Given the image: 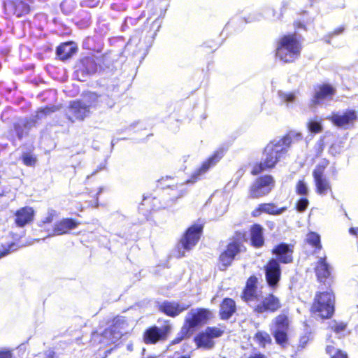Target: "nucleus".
Here are the masks:
<instances>
[{
  "instance_id": "obj_18",
  "label": "nucleus",
  "mask_w": 358,
  "mask_h": 358,
  "mask_svg": "<svg viewBox=\"0 0 358 358\" xmlns=\"http://www.w3.org/2000/svg\"><path fill=\"white\" fill-rule=\"evenodd\" d=\"M335 91L334 88L328 85H324L315 90V95L312 99V105L322 104L332 99Z\"/></svg>"
},
{
  "instance_id": "obj_13",
  "label": "nucleus",
  "mask_w": 358,
  "mask_h": 358,
  "mask_svg": "<svg viewBox=\"0 0 358 358\" xmlns=\"http://www.w3.org/2000/svg\"><path fill=\"white\" fill-rule=\"evenodd\" d=\"M171 325L166 321L161 327L155 326L148 329L144 335V341L146 343L153 344L164 340L171 333Z\"/></svg>"
},
{
  "instance_id": "obj_32",
  "label": "nucleus",
  "mask_w": 358,
  "mask_h": 358,
  "mask_svg": "<svg viewBox=\"0 0 358 358\" xmlns=\"http://www.w3.org/2000/svg\"><path fill=\"white\" fill-rule=\"evenodd\" d=\"M81 62L87 73L93 74L96 71L97 65L93 57H85Z\"/></svg>"
},
{
  "instance_id": "obj_8",
  "label": "nucleus",
  "mask_w": 358,
  "mask_h": 358,
  "mask_svg": "<svg viewBox=\"0 0 358 358\" xmlns=\"http://www.w3.org/2000/svg\"><path fill=\"white\" fill-rule=\"evenodd\" d=\"M127 324L122 317H117L113 320V324L109 328L105 329L101 335L100 342L103 344H110L118 341L126 331Z\"/></svg>"
},
{
  "instance_id": "obj_43",
  "label": "nucleus",
  "mask_w": 358,
  "mask_h": 358,
  "mask_svg": "<svg viewBox=\"0 0 358 358\" xmlns=\"http://www.w3.org/2000/svg\"><path fill=\"white\" fill-rule=\"evenodd\" d=\"M56 216V211L53 209H49L47 216L43 220V223H50Z\"/></svg>"
},
{
  "instance_id": "obj_39",
  "label": "nucleus",
  "mask_w": 358,
  "mask_h": 358,
  "mask_svg": "<svg viewBox=\"0 0 358 358\" xmlns=\"http://www.w3.org/2000/svg\"><path fill=\"white\" fill-rule=\"evenodd\" d=\"M17 249V247L14 243H12L7 246L3 245L2 248L0 250V259L10 252L16 250Z\"/></svg>"
},
{
  "instance_id": "obj_19",
  "label": "nucleus",
  "mask_w": 358,
  "mask_h": 358,
  "mask_svg": "<svg viewBox=\"0 0 358 358\" xmlns=\"http://www.w3.org/2000/svg\"><path fill=\"white\" fill-rule=\"evenodd\" d=\"M286 210V207L278 208L275 204L271 203H262L252 212V215L254 217H257L259 216L262 213H266L270 215H279L284 213Z\"/></svg>"
},
{
  "instance_id": "obj_49",
  "label": "nucleus",
  "mask_w": 358,
  "mask_h": 358,
  "mask_svg": "<svg viewBox=\"0 0 358 358\" xmlns=\"http://www.w3.org/2000/svg\"><path fill=\"white\" fill-rule=\"evenodd\" d=\"M150 201V198H145L143 201V203H141L142 206H145L148 204Z\"/></svg>"
},
{
  "instance_id": "obj_44",
  "label": "nucleus",
  "mask_w": 358,
  "mask_h": 358,
  "mask_svg": "<svg viewBox=\"0 0 358 358\" xmlns=\"http://www.w3.org/2000/svg\"><path fill=\"white\" fill-rule=\"evenodd\" d=\"M23 162L27 166H33L36 162V159L29 155H23Z\"/></svg>"
},
{
  "instance_id": "obj_5",
  "label": "nucleus",
  "mask_w": 358,
  "mask_h": 358,
  "mask_svg": "<svg viewBox=\"0 0 358 358\" xmlns=\"http://www.w3.org/2000/svg\"><path fill=\"white\" fill-rule=\"evenodd\" d=\"M211 317V313L205 308H193L185 316V323L181 329V337L174 343H178L185 336L192 335L196 328L205 324Z\"/></svg>"
},
{
  "instance_id": "obj_14",
  "label": "nucleus",
  "mask_w": 358,
  "mask_h": 358,
  "mask_svg": "<svg viewBox=\"0 0 358 358\" xmlns=\"http://www.w3.org/2000/svg\"><path fill=\"white\" fill-rule=\"evenodd\" d=\"M243 246L238 241H233L227 245L224 250L220 256L219 268L220 270H225L234 259V257L243 250Z\"/></svg>"
},
{
  "instance_id": "obj_53",
  "label": "nucleus",
  "mask_w": 358,
  "mask_h": 358,
  "mask_svg": "<svg viewBox=\"0 0 358 358\" xmlns=\"http://www.w3.org/2000/svg\"><path fill=\"white\" fill-rule=\"evenodd\" d=\"M97 336H98V334H94L93 335V338H94V340H96Z\"/></svg>"
},
{
  "instance_id": "obj_23",
  "label": "nucleus",
  "mask_w": 358,
  "mask_h": 358,
  "mask_svg": "<svg viewBox=\"0 0 358 358\" xmlns=\"http://www.w3.org/2000/svg\"><path fill=\"white\" fill-rule=\"evenodd\" d=\"M257 282V279L256 277H250L247 281L246 287L243 291L242 296L247 303L257 297L258 294L260 293L255 286Z\"/></svg>"
},
{
  "instance_id": "obj_3",
  "label": "nucleus",
  "mask_w": 358,
  "mask_h": 358,
  "mask_svg": "<svg viewBox=\"0 0 358 358\" xmlns=\"http://www.w3.org/2000/svg\"><path fill=\"white\" fill-rule=\"evenodd\" d=\"M113 103L107 96H99L89 92L79 100L71 101L69 108V119L71 122L84 120L89 117L92 110L111 108Z\"/></svg>"
},
{
  "instance_id": "obj_6",
  "label": "nucleus",
  "mask_w": 358,
  "mask_h": 358,
  "mask_svg": "<svg viewBox=\"0 0 358 358\" xmlns=\"http://www.w3.org/2000/svg\"><path fill=\"white\" fill-rule=\"evenodd\" d=\"M311 310L314 314L322 317H330L334 312V296L331 291L316 294Z\"/></svg>"
},
{
  "instance_id": "obj_40",
  "label": "nucleus",
  "mask_w": 358,
  "mask_h": 358,
  "mask_svg": "<svg viewBox=\"0 0 358 358\" xmlns=\"http://www.w3.org/2000/svg\"><path fill=\"white\" fill-rule=\"evenodd\" d=\"M308 200L306 198L301 199L296 203V209L299 212H303L308 206Z\"/></svg>"
},
{
  "instance_id": "obj_55",
  "label": "nucleus",
  "mask_w": 358,
  "mask_h": 358,
  "mask_svg": "<svg viewBox=\"0 0 358 358\" xmlns=\"http://www.w3.org/2000/svg\"><path fill=\"white\" fill-rule=\"evenodd\" d=\"M357 230H358V229H357Z\"/></svg>"
},
{
  "instance_id": "obj_41",
  "label": "nucleus",
  "mask_w": 358,
  "mask_h": 358,
  "mask_svg": "<svg viewBox=\"0 0 358 358\" xmlns=\"http://www.w3.org/2000/svg\"><path fill=\"white\" fill-rule=\"evenodd\" d=\"M296 192L299 194L306 195L308 193L307 185L303 182L299 181L296 185Z\"/></svg>"
},
{
  "instance_id": "obj_30",
  "label": "nucleus",
  "mask_w": 358,
  "mask_h": 358,
  "mask_svg": "<svg viewBox=\"0 0 358 358\" xmlns=\"http://www.w3.org/2000/svg\"><path fill=\"white\" fill-rule=\"evenodd\" d=\"M278 94L281 102L285 103L287 107H289L290 104L294 103L296 100V92L279 91Z\"/></svg>"
},
{
  "instance_id": "obj_38",
  "label": "nucleus",
  "mask_w": 358,
  "mask_h": 358,
  "mask_svg": "<svg viewBox=\"0 0 358 358\" xmlns=\"http://www.w3.org/2000/svg\"><path fill=\"white\" fill-rule=\"evenodd\" d=\"M27 124L23 120H20L15 124V129L19 138H21L25 133Z\"/></svg>"
},
{
  "instance_id": "obj_2",
  "label": "nucleus",
  "mask_w": 358,
  "mask_h": 358,
  "mask_svg": "<svg viewBox=\"0 0 358 358\" xmlns=\"http://www.w3.org/2000/svg\"><path fill=\"white\" fill-rule=\"evenodd\" d=\"M224 149L219 148L208 159L204 161L201 166L195 170L189 179L174 184L173 178L166 177L159 180L161 186H167L171 191V195L173 199H179L187 193V189L185 187L187 184H194L200 178L205 174L211 167L214 166L224 156Z\"/></svg>"
},
{
  "instance_id": "obj_22",
  "label": "nucleus",
  "mask_w": 358,
  "mask_h": 358,
  "mask_svg": "<svg viewBox=\"0 0 358 358\" xmlns=\"http://www.w3.org/2000/svg\"><path fill=\"white\" fill-rule=\"evenodd\" d=\"M34 211L31 207H24L15 213V222L19 227H24L30 222L34 217Z\"/></svg>"
},
{
  "instance_id": "obj_28",
  "label": "nucleus",
  "mask_w": 358,
  "mask_h": 358,
  "mask_svg": "<svg viewBox=\"0 0 358 358\" xmlns=\"http://www.w3.org/2000/svg\"><path fill=\"white\" fill-rule=\"evenodd\" d=\"M263 229L260 225L255 224L251 229V241L255 247H261L264 244Z\"/></svg>"
},
{
  "instance_id": "obj_26",
  "label": "nucleus",
  "mask_w": 358,
  "mask_h": 358,
  "mask_svg": "<svg viewBox=\"0 0 358 358\" xmlns=\"http://www.w3.org/2000/svg\"><path fill=\"white\" fill-rule=\"evenodd\" d=\"M315 272L320 281H322L330 275L331 267L327 263L325 258H320L315 268Z\"/></svg>"
},
{
  "instance_id": "obj_52",
  "label": "nucleus",
  "mask_w": 358,
  "mask_h": 358,
  "mask_svg": "<svg viewBox=\"0 0 358 358\" xmlns=\"http://www.w3.org/2000/svg\"><path fill=\"white\" fill-rule=\"evenodd\" d=\"M350 232L351 234H355V229H354V228H351V229H350Z\"/></svg>"
},
{
  "instance_id": "obj_11",
  "label": "nucleus",
  "mask_w": 358,
  "mask_h": 358,
  "mask_svg": "<svg viewBox=\"0 0 358 358\" xmlns=\"http://www.w3.org/2000/svg\"><path fill=\"white\" fill-rule=\"evenodd\" d=\"M327 119L335 126L348 129L354 126L357 119V112L353 109H348L343 112H333Z\"/></svg>"
},
{
  "instance_id": "obj_9",
  "label": "nucleus",
  "mask_w": 358,
  "mask_h": 358,
  "mask_svg": "<svg viewBox=\"0 0 358 358\" xmlns=\"http://www.w3.org/2000/svg\"><path fill=\"white\" fill-rule=\"evenodd\" d=\"M201 230L202 227L200 225H194L188 229L178 246V257H184L185 251L190 250L195 246L200 238Z\"/></svg>"
},
{
  "instance_id": "obj_50",
  "label": "nucleus",
  "mask_w": 358,
  "mask_h": 358,
  "mask_svg": "<svg viewBox=\"0 0 358 358\" xmlns=\"http://www.w3.org/2000/svg\"><path fill=\"white\" fill-rule=\"evenodd\" d=\"M250 358H264V357L260 354H255L251 356Z\"/></svg>"
},
{
  "instance_id": "obj_7",
  "label": "nucleus",
  "mask_w": 358,
  "mask_h": 358,
  "mask_svg": "<svg viewBox=\"0 0 358 358\" xmlns=\"http://www.w3.org/2000/svg\"><path fill=\"white\" fill-rule=\"evenodd\" d=\"M248 303L257 313H274L281 307L279 299L272 294L263 296L259 293Z\"/></svg>"
},
{
  "instance_id": "obj_47",
  "label": "nucleus",
  "mask_w": 358,
  "mask_h": 358,
  "mask_svg": "<svg viewBox=\"0 0 358 358\" xmlns=\"http://www.w3.org/2000/svg\"><path fill=\"white\" fill-rule=\"evenodd\" d=\"M343 31V28H338V29H336L335 31H334L331 34V36H336V35H337V34H338L341 33Z\"/></svg>"
},
{
  "instance_id": "obj_35",
  "label": "nucleus",
  "mask_w": 358,
  "mask_h": 358,
  "mask_svg": "<svg viewBox=\"0 0 358 358\" xmlns=\"http://www.w3.org/2000/svg\"><path fill=\"white\" fill-rule=\"evenodd\" d=\"M271 334H273L275 342L281 345L284 346L288 340L287 338V331H271Z\"/></svg>"
},
{
  "instance_id": "obj_51",
  "label": "nucleus",
  "mask_w": 358,
  "mask_h": 358,
  "mask_svg": "<svg viewBox=\"0 0 358 358\" xmlns=\"http://www.w3.org/2000/svg\"><path fill=\"white\" fill-rule=\"evenodd\" d=\"M45 358H53L52 352H49Z\"/></svg>"
},
{
  "instance_id": "obj_12",
  "label": "nucleus",
  "mask_w": 358,
  "mask_h": 358,
  "mask_svg": "<svg viewBox=\"0 0 358 358\" xmlns=\"http://www.w3.org/2000/svg\"><path fill=\"white\" fill-rule=\"evenodd\" d=\"M223 332L224 330L219 327H208L196 336L195 343L199 348H212L214 345L213 339L220 337Z\"/></svg>"
},
{
  "instance_id": "obj_34",
  "label": "nucleus",
  "mask_w": 358,
  "mask_h": 358,
  "mask_svg": "<svg viewBox=\"0 0 358 358\" xmlns=\"http://www.w3.org/2000/svg\"><path fill=\"white\" fill-rule=\"evenodd\" d=\"M312 339L311 331L309 329L306 328L299 337V344L297 348L299 350L304 349L308 343Z\"/></svg>"
},
{
  "instance_id": "obj_15",
  "label": "nucleus",
  "mask_w": 358,
  "mask_h": 358,
  "mask_svg": "<svg viewBox=\"0 0 358 358\" xmlns=\"http://www.w3.org/2000/svg\"><path fill=\"white\" fill-rule=\"evenodd\" d=\"M325 167V164H319L313 172L316 190L320 195H326L331 190L329 181L324 175Z\"/></svg>"
},
{
  "instance_id": "obj_54",
  "label": "nucleus",
  "mask_w": 358,
  "mask_h": 358,
  "mask_svg": "<svg viewBox=\"0 0 358 358\" xmlns=\"http://www.w3.org/2000/svg\"><path fill=\"white\" fill-rule=\"evenodd\" d=\"M159 208V206H157L155 204H154V209H157Z\"/></svg>"
},
{
  "instance_id": "obj_16",
  "label": "nucleus",
  "mask_w": 358,
  "mask_h": 358,
  "mask_svg": "<svg viewBox=\"0 0 358 358\" xmlns=\"http://www.w3.org/2000/svg\"><path fill=\"white\" fill-rule=\"evenodd\" d=\"M266 280L269 287L275 288L280 279L281 269L278 261L271 259L265 266Z\"/></svg>"
},
{
  "instance_id": "obj_21",
  "label": "nucleus",
  "mask_w": 358,
  "mask_h": 358,
  "mask_svg": "<svg viewBox=\"0 0 358 358\" xmlns=\"http://www.w3.org/2000/svg\"><path fill=\"white\" fill-rule=\"evenodd\" d=\"M273 254L276 255L280 262L288 264L292 262V250L285 243L277 245L273 250Z\"/></svg>"
},
{
  "instance_id": "obj_33",
  "label": "nucleus",
  "mask_w": 358,
  "mask_h": 358,
  "mask_svg": "<svg viewBox=\"0 0 358 358\" xmlns=\"http://www.w3.org/2000/svg\"><path fill=\"white\" fill-rule=\"evenodd\" d=\"M306 241L308 243L311 245L313 247L321 250L322 245L320 243V236L315 232H309L306 235Z\"/></svg>"
},
{
  "instance_id": "obj_31",
  "label": "nucleus",
  "mask_w": 358,
  "mask_h": 358,
  "mask_svg": "<svg viewBox=\"0 0 358 358\" xmlns=\"http://www.w3.org/2000/svg\"><path fill=\"white\" fill-rule=\"evenodd\" d=\"M254 340L259 344V346L265 348L266 345L271 343V338L270 335L266 331H257L254 337Z\"/></svg>"
},
{
  "instance_id": "obj_1",
  "label": "nucleus",
  "mask_w": 358,
  "mask_h": 358,
  "mask_svg": "<svg viewBox=\"0 0 358 358\" xmlns=\"http://www.w3.org/2000/svg\"><path fill=\"white\" fill-rule=\"evenodd\" d=\"M301 138V133L290 131L283 138L271 141L265 148L262 162L254 166L252 174L257 175L264 170L273 168L279 161L285 158L290 145L300 141Z\"/></svg>"
},
{
  "instance_id": "obj_24",
  "label": "nucleus",
  "mask_w": 358,
  "mask_h": 358,
  "mask_svg": "<svg viewBox=\"0 0 358 358\" xmlns=\"http://www.w3.org/2000/svg\"><path fill=\"white\" fill-rule=\"evenodd\" d=\"M289 320L285 314H280L275 317L271 324V331H288Z\"/></svg>"
},
{
  "instance_id": "obj_48",
  "label": "nucleus",
  "mask_w": 358,
  "mask_h": 358,
  "mask_svg": "<svg viewBox=\"0 0 358 358\" xmlns=\"http://www.w3.org/2000/svg\"><path fill=\"white\" fill-rule=\"evenodd\" d=\"M22 5L23 6V10H22V13H27L29 11V8L28 7V6L27 5H24L23 3H22Z\"/></svg>"
},
{
  "instance_id": "obj_29",
  "label": "nucleus",
  "mask_w": 358,
  "mask_h": 358,
  "mask_svg": "<svg viewBox=\"0 0 358 358\" xmlns=\"http://www.w3.org/2000/svg\"><path fill=\"white\" fill-rule=\"evenodd\" d=\"M329 328L338 338L344 337L348 334L347 325L342 322L332 321L329 323Z\"/></svg>"
},
{
  "instance_id": "obj_37",
  "label": "nucleus",
  "mask_w": 358,
  "mask_h": 358,
  "mask_svg": "<svg viewBox=\"0 0 358 358\" xmlns=\"http://www.w3.org/2000/svg\"><path fill=\"white\" fill-rule=\"evenodd\" d=\"M308 128L313 133H319L322 130L321 122L313 120L308 122Z\"/></svg>"
},
{
  "instance_id": "obj_42",
  "label": "nucleus",
  "mask_w": 358,
  "mask_h": 358,
  "mask_svg": "<svg viewBox=\"0 0 358 358\" xmlns=\"http://www.w3.org/2000/svg\"><path fill=\"white\" fill-rule=\"evenodd\" d=\"M244 173H245V171L243 170V169H238L234 175L235 180L233 181H231L229 183V185L232 183V187H235L238 184L239 179L243 176Z\"/></svg>"
},
{
  "instance_id": "obj_20",
  "label": "nucleus",
  "mask_w": 358,
  "mask_h": 358,
  "mask_svg": "<svg viewBox=\"0 0 358 358\" xmlns=\"http://www.w3.org/2000/svg\"><path fill=\"white\" fill-rule=\"evenodd\" d=\"M78 225V223L72 219H64L55 224L53 234H50L49 236L66 234Z\"/></svg>"
},
{
  "instance_id": "obj_10",
  "label": "nucleus",
  "mask_w": 358,
  "mask_h": 358,
  "mask_svg": "<svg viewBox=\"0 0 358 358\" xmlns=\"http://www.w3.org/2000/svg\"><path fill=\"white\" fill-rule=\"evenodd\" d=\"M274 184L275 181L271 176L260 177L251 185L248 196L256 199L267 195L274 187Z\"/></svg>"
},
{
  "instance_id": "obj_25",
  "label": "nucleus",
  "mask_w": 358,
  "mask_h": 358,
  "mask_svg": "<svg viewBox=\"0 0 358 358\" xmlns=\"http://www.w3.org/2000/svg\"><path fill=\"white\" fill-rule=\"evenodd\" d=\"M236 310V304L231 299H224L220 306V315L222 319H229Z\"/></svg>"
},
{
  "instance_id": "obj_36",
  "label": "nucleus",
  "mask_w": 358,
  "mask_h": 358,
  "mask_svg": "<svg viewBox=\"0 0 358 358\" xmlns=\"http://www.w3.org/2000/svg\"><path fill=\"white\" fill-rule=\"evenodd\" d=\"M326 351L327 354L331 355V358H348L346 353L335 349V348L331 345H327Z\"/></svg>"
},
{
  "instance_id": "obj_46",
  "label": "nucleus",
  "mask_w": 358,
  "mask_h": 358,
  "mask_svg": "<svg viewBox=\"0 0 358 358\" xmlns=\"http://www.w3.org/2000/svg\"><path fill=\"white\" fill-rule=\"evenodd\" d=\"M0 358H11V353L9 351H1Z\"/></svg>"
},
{
  "instance_id": "obj_4",
  "label": "nucleus",
  "mask_w": 358,
  "mask_h": 358,
  "mask_svg": "<svg viewBox=\"0 0 358 358\" xmlns=\"http://www.w3.org/2000/svg\"><path fill=\"white\" fill-rule=\"evenodd\" d=\"M301 45L295 34L285 35L279 39L275 56L285 63L293 62L300 55Z\"/></svg>"
},
{
  "instance_id": "obj_17",
  "label": "nucleus",
  "mask_w": 358,
  "mask_h": 358,
  "mask_svg": "<svg viewBox=\"0 0 358 358\" xmlns=\"http://www.w3.org/2000/svg\"><path fill=\"white\" fill-rule=\"evenodd\" d=\"M190 306V303L166 301L160 305L159 308L166 315L171 317H176L188 309Z\"/></svg>"
},
{
  "instance_id": "obj_45",
  "label": "nucleus",
  "mask_w": 358,
  "mask_h": 358,
  "mask_svg": "<svg viewBox=\"0 0 358 358\" xmlns=\"http://www.w3.org/2000/svg\"><path fill=\"white\" fill-rule=\"evenodd\" d=\"M51 112H52V110L49 108H45L41 109L40 110H38L37 112L36 117L38 119L43 118L46 115L50 114Z\"/></svg>"
},
{
  "instance_id": "obj_27",
  "label": "nucleus",
  "mask_w": 358,
  "mask_h": 358,
  "mask_svg": "<svg viewBox=\"0 0 358 358\" xmlns=\"http://www.w3.org/2000/svg\"><path fill=\"white\" fill-rule=\"evenodd\" d=\"M76 51V47L71 43H66L57 49V54L62 60L67 59L71 57Z\"/></svg>"
}]
</instances>
